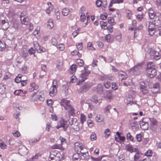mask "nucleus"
Masks as SVG:
<instances>
[{
	"label": "nucleus",
	"mask_w": 161,
	"mask_h": 161,
	"mask_svg": "<svg viewBox=\"0 0 161 161\" xmlns=\"http://www.w3.org/2000/svg\"><path fill=\"white\" fill-rule=\"evenodd\" d=\"M45 96L43 91H38L33 92L31 96V99L35 103L41 104L45 100Z\"/></svg>",
	"instance_id": "1"
},
{
	"label": "nucleus",
	"mask_w": 161,
	"mask_h": 161,
	"mask_svg": "<svg viewBox=\"0 0 161 161\" xmlns=\"http://www.w3.org/2000/svg\"><path fill=\"white\" fill-rule=\"evenodd\" d=\"M153 67H154L153 65L152 62H149L147 63V73L148 76L150 78H153L156 75V70Z\"/></svg>",
	"instance_id": "2"
},
{
	"label": "nucleus",
	"mask_w": 161,
	"mask_h": 161,
	"mask_svg": "<svg viewBox=\"0 0 161 161\" xmlns=\"http://www.w3.org/2000/svg\"><path fill=\"white\" fill-rule=\"evenodd\" d=\"M90 72L89 70L82 71V73L80 74L79 80L76 83V85H80L81 83L83 82L87 79L88 75L90 74Z\"/></svg>",
	"instance_id": "3"
},
{
	"label": "nucleus",
	"mask_w": 161,
	"mask_h": 161,
	"mask_svg": "<svg viewBox=\"0 0 161 161\" xmlns=\"http://www.w3.org/2000/svg\"><path fill=\"white\" fill-rule=\"evenodd\" d=\"M75 149L77 151L80 150V152L81 154H88V151L86 148L85 147L81 144L79 143L78 142H77L75 143Z\"/></svg>",
	"instance_id": "4"
},
{
	"label": "nucleus",
	"mask_w": 161,
	"mask_h": 161,
	"mask_svg": "<svg viewBox=\"0 0 161 161\" xmlns=\"http://www.w3.org/2000/svg\"><path fill=\"white\" fill-rule=\"evenodd\" d=\"M59 153H57L56 151H52L50 152V155L48 158L49 161H60V158L57 156Z\"/></svg>",
	"instance_id": "5"
},
{
	"label": "nucleus",
	"mask_w": 161,
	"mask_h": 161,
	"mask_svg": "<svg viewBox=\"0 0 161 161\" xmlns=\"http://www.w3.org/2000/svg\"><path fill=\"white\" fill-rule=\"evenodd\" d=\"M21 23L22 24L27 25L29 23V19L25 12H21L20 15Z\"/></svg>",
	"instance_id": "6"
},
{
	"label": "nucleus",
	"mask_w": 161,
	"mask_h": 161,
	"mask_svg": "<svg viewBox=\"0 0 161 161\" xmlns=\"http://www.w3.org/2000/svg\"><path fill=\"white\" fill-rule=\"evenodd\" d=\"M1 21L3 29L7 31L9 28V26L8 22H6L5 20H3ZM5 34L6 36H9L10 35V33L9 31H6L5 32Z\"/></svg>",
	"instance_id": "7"
},
{
	"label": "nucleus",
	"mask_w": 161,
	"mask_h": 161,
	"mask_svg": "<svg viewBox=\"0 0 161 161\" xmlns=\"http://www.w3.org/2000/svg\"><path fill=\"white\" fill-rule=\"evenodd\" d=\"M150 120L151 122L150 125L151 129L153 131H156L158 128L157 120L153 118H150Z\"/></svg>",
	"instance_id": "8"
},
{
	"label": "nucleus",
	"mask_w": 161,
	"mask_h": 161,
	"mask_svg": "<svg viewBox=\"0 0 161 161\" xmlns=\"http://www.w3.org/2000/svg\"><path fill=\"white\" fill-rule=\"evenodd\" d=\"M92 90L99 94H102L103 92V86L101 84H98L96 86L94 87Z\"/></svg>",
	"instance_id": "9"
},
{
	"label": "nucleus",
	"mask_w": 161,
	"mask_h": 161,
	"mask_svg": "<svg viewBox=\"0 0 161 161\" xmlns=\"http://www.w3.org/2000/svg\"><path fill=\"white\" fill-rule=\"evenodd\" d=\"M67 123V121L65 120L64 119H62L58 122V124L56 126V128L57 129H59L61 127L64 128L66 126Z\"/></svg>",
	"instance_id": "10"
},
{
	"label": "nucleus",
	"mask_w": 161,
	"mask_h": 161,
	"mask_svg": "<svg viewBox=\"0 0 161 161\" xmlns=\"http://www.w3.org/2000/svg\"><path fill=\"white\" fill-rule=\"evenodd\" d=\"M140 87L141 91L143 94L147 93L148 90L146 86L145 83L143 81H141L140 83Z\"/></svg>",
	"instance_id": "11"
},
{
	"label": "nucleus",
	"mask_w": 161,
	"mask_h": 161,
	"mask_svg": "<svg viewBox=\"0 0 161 161\" xmlns=\"http://www.w3.org/2000/svg\"><path fill=\"white\" fill-rule=\"evenodd\" d=\"M38 88V86L36 85L35 82H33L30 84L28 90L29 92H31L37 90Z\"/></svg>",
	"instance_id": "12"
},
{
	"label": "nucleus",
	"mask_w": 161,
	"mask_h": 161,
	"mask_svg": "<svg viewBox=\"0 0 161 161\" xmlns=\"http://www.w3.org/2000/svg\"><path fill=\"white\" fill-rule=\"evenodd\" d=\"M147 13L149 18L153 20L156 16V13L154 11L152 8H150L148 10Z\"/></svg>",
	"instance_id": "13"
},
{
	"label": "nucleus",
	"mask_w": 161,
	"mask_h": 161,
	"mask_svg": "<svg viewBox=\"0 0 161 161\" xmlns=\"http://www.w3.org/2000/svg\"><path fill=\"white\" fill-rule=\"evenodd\" d=\"M28 152V149L25 146H23L21 148H19V153L21 155H26Z\"/></svg>",
	"instance_id": "14"
},
{
	"label": "nucleus",
	"mask_w": 161,
	"mask_h": 161,
	"mask_svg": "<svg viewBox=\"0 0 161 161\" xmlns=\"http://www.w3.org/2000/svg\"><path fill=\"white\" fill-rule=\"evenodd\" d=\"M14 16L15 19L14 20H13L11 22V26L13 28L16 29H18V22L17 20V15H14Z\"/></svg>",
	"instance_id": "15"
},
{
	"label": "nucleus",
	"mask_w": 161,
	"mask_h": 161,
	"mask_svg": "<svg viewBox=\"0 0 161 161\" xmlns=\"http://www.w3.org/2000/svg\"><path fill=\"white\" fill-rule=\"evenodd\" d=\"M65 110L67 111V112L69 116H74L75 114V109L71 105L67 107L65 109Z\"/></svg>",
	"instance_id": "16"
},
{
	"label": "nucleus",
	"mask_w": 161,
	"mask_h": 161,
	"mask_svg": "<svg viewBox=\"0 0 161 161\" xmlns=\"http://www.w3.org/2000/svg\"><path fill=\"white\" fill-rule=\"evenodd\" d=\"M60 104L64 107V109L71 105L70 104V101L67 100L65 99H62L60 102Z\"/></svg>",
	"instance_id": "17"
},
{
	"label": "nucleus",
	"mask_w": 161,
	"mask_h": 161,
	"mask_svg": "<svg viewBox=\"0 0 161 161\" xmlns=\"http://www.w3.org/2000/svg\"><path fill=\"white\" fill-rule=\"evenodd\" d=\"M140 125L141 128L142 130H146L148 129V124L147 122L141 121L140 122Z\"/></svg>",
	"instance_id": "18"
},
{
	"label": "nucleus",
	"mask_w": 161,
	"mask_h": 161,
	"mask_svg": "<svg viewBox=\"0 0 161 161\" xmlns=\"http://www.w3.org/2000/svg\"><path fill=\"white\" fill-rule=\"evenodd\" d=\"M113 91L111 90H107L106 91V97L110 101L113 98V95L112 94Z\"/></svg>",
	"instance_id": "19"
},
{
	"label": "nucleus",
	"mask_w": 161,
	"mask_h": 161,
	"mask_svg": "<svg viewBox=\"0 0 161 161\" xmlns=\"http://www.w3.org/2000/svg\"><path fill=\"white\" fill-rule=\"evenodd\" d=\"M47 4L48 7L46 9V12L47 14H49L53 9V6L50 2H48Z\"/></svg>",
	"instance_id": "20"
},
{
	"label": "nucleus",
	"mask_w": 161,
	"mask_h": 161,
	"mask_svg": "<svg viewBox=\"0 0 161 161\" xmlns=\"http://www.w3.org/2000/svg\"><path fill=\"white\" fill-rule=\"evenodd\" d=\"M57 91V88L51 87L50 88L49 95L51 97L54 96Z\"/></svg>",
	"instance_id": "21"
},
{
	"label": "nucleus",
	"mask_w": 161,
	"mask_h": 161,
	"mask_svg": "<svg viewBox=\"0 0 161 161\" xmlns=\"http://www.w3.org/2000/svg\"><path fill=\"white\" fill-rule=\"evenodd\" d=\"M40 27H37L36 29L32 33V35L35 36L36 38H38L40 37Z\"/></svg>",
	"instance_id": "22"
},
{
	"label": "nucleus",
	"mask_w": 161,
	"mask_h": 161,
	"mask_svg": "<svg viewBox=\"0 0 161 161\" xmlns=\"http://www.w3.org/2000/svg\"><path fill=\"white\" fill-rule=\"evenodd\" d=\"M159 84L158 83H156L153 84L152 91L154 93H156L159 91Z\"/></svg>",
	"instance_id": "23"
},
{
	"label": "nucleus",
	"mask_w": 161,
	"mask_h": 161,
	"mask_svg": "<svg viewBox=\"0 0 161 161\" xmlns=\"http://www.w3.org/2000/svg\"><path fill=\"white\" fill-rule=\"evenodd\" d=\"M142 67V64H138L130 69V71L134 73L135 71L139 70Z\"/></svg>",
	"instance_id": "24"
},
{
	"label": "nucleus",
	"mask_w": 161,
	"mask_h": 161,
	"mask_svg": "<svg viewBox=\"0 0 161 161\" xmlns=\"http://www.w3.org/2000/svg\"><path fill=\"white\" fill-rule=\"evenodd\" d=\"M93 101L96 103H98L100 104L102 102V99L98 98L96 95H94L93 97Z\"/></svg>",
	"instance_id": "25"
},
{
	"label": "nucleus",
	"mask_w": 161,
	"mask_h": 161,
	"mask_svg": "<svg viewBox=\"0 0 161 161\" xmlns=\"http://www.w3.org/2000/svg\"><path fill=\"white\" fill-rule=\"evenodd\" d=\"M77 66L75 64L72 65L69 68L70 72L72 74H74L76 71Z\"/></svg>",
	"instance_id": "26"
},
{
	"label": "nucleus",
	"mask_w": 161,
	"mask_h": 161,
	"mask_svg": "<svg viewBox=\"0 0 161 161\" xmlns=\"http://www.w3.org/2000/svg\"><path fill=\"white\" fill-rule=\"evenodd\" d=\"M69 124L71 126L77 124V119L75 118H69Z\"/></svg>",
	"instance_id": "27"
},
{
	"label": "nucleus",
	"mask_w": 161,
	"mask_h": 161,
	"mask_svg": "<svg viewBox=\"0 0 161 161\" xmlns=\"http://www.w3.org/2000/svg\"><path fill=\"white\" fill-rule=\"evenodd\" d=\"M71 54L72 56H77L79 58H81L82 56L81 53L75 50L71 52Z\"/></svg>",
	"instance_id": "28"
},
{
	"label": "nucleus",
	"mask_w": 161,
	"mask_h": 161,
	"mask_svg": "<svg viewBox=\"0 0 161 161\" xmlns=\"http://www.w3.org/2000/svg\"><path fill=\"white\" fill-rule=\"evenodd\" d=\"M80 156L79 154L78 153L74 154L72 156L73 160L74 161H80Z\"/></svg>",
	"instance_id": "29"
},
{
	"label": "nucleus",
	"mask_w": 161,
	"mask_h": 161,
	"mask_svg": "<svg viewBox=\"0 0 161 161\" xmlns=\"http://www.w3.org/2000/svg\"><path fill=\"white\" fill-rule=\"evenodd\" d=\"M87 48L88 49L91 51H95L96 48L93 45L92 43L91 42H89L87 43Z\"/></svg>",
	"instance_id": "30"
},
{
	"label": "nucleus",
	"mask_w": 161,
	"mask_h": 161,
	"mask_svg": "<svg viewBox=\"0 0 161 161\" xmlns=\"http://www.w3.org/2000/svg\"><path fill=\"white\" fill-rule=\"evenodd\" d=\"M124 0H111L109 3V7H112L113 4L114 3H119L123 2Z\"/></svg>",
	"instance_id": "31"
},
{
	"label": "nucleus",
	"mask_w": 161,
	"mask_h": 161,
	"mask_svg": "<svg viewBox=\"0 0 161 161\" xmlns=\"http://www.w3.org/2000/svg\"><path fill=\"white\" fill-rule=\"evenodd\" d=\"M108 23L111 25H114L116 24V23L114 22V19L112 17H108Z\"/></svg>",
	"instance_id": "32"
},
{
	"label": "nucleus",
	"mask_w": 161,
	"mask_h": 161,
	"mask_svg": "<svg viewBox=\"0 0 161 161\" xmlns=\"http://www.w3.org/2000/svg\"><path fill=\"white\" fill-rule=\"evenodd\" d=\"M54 25L53 21L51 19H49L48 22V24L47 25V27L50 30L52 29Z\"/></svg>",
	"instance_id": "33"
},
{
	"label": "nucleus",
	"mask_w": 161,
	"mask_h": 161,
	"mask_svg": "<svg viewBox=\"0 0 161 161\" xmlns=\"http://www.w3.org/2000/svg\"><path fill=\"white\" fill-rule=\"evenodd\" d=\"M111 133V132L109 129L108 128L106 129L104 132L105 137L106 138H108L110 136Z\"/></svg>",
	"instance_id": "34"
},
{
	"label": "nucleus",
	"mask_w": 161,
	"mask_h": 161,
	"mask_svg": "<svg viewBox=\"0 0 161 161\" xmlns=\"http://www.w3.org/2000/svg\"><path fill=\"white\" fill-rule=\"evenodd\" d=\"M100 26L102 29L106 30L107 28V24L106 22L101 21L100 22Z\"/></svg>",
	"instance_id": "35"
},
{
	"label": "nucleus",
	"mask_w": 161,
	"mask_h": 161,
	"mask_svg": "<svg viewBox=\"0 0 161 161\" xmlns=\"http://www.w3.org/2000/svg\"><path fill=\"white\" fill-rule=\"evenodd\" d=\"M53 149H57L64 150V148L63 147L61 144H55L52 146Z\"/></svg>",
	"instance_id": "36"
},
{
	"label": "nucleus",
	"mask_w": 161,
	"mask_h": 161,
	"mask_svg": "<svg viewBox=\"0 0 161 161\" xmlns=\"http://www.w3.org/2000/svg\"><path fill=\"white\" fill-rule=\"evenodd\" d=\"M125 149L126 150L130 153H132L134 151L133 147L130 145H127L125 147Z\"/></svg>",
	"instance_id": "37"
},
{
	"label": "nucleus",
	"mask_w": 161,
	"mask_h": 161,
	"mask_svg": "<svg viewBox=\"0 0 161 161\" xmlns=\"http://www.w3.org/2000/svg\"><path fill=\"white\" fill-rule=\"evenodd\" d=\"M112 108L111 105L110 104L108 105L104 108V113L106 114H108L110 113V109Z\"/></svg>",
	"instance_id": "38"
},
{
	"label": "nucleus",
	"mask_w": 161,
	"mask_h": 161,
	"mask_svg": "<svg viewBox=\"0 0 161 161\" xmlns=\"http://www.w3.org/2000/svg\"><path fill=\"white\" fill-rule=\"evenodd\" d=\"M80 120L82 124H83L84 122L86 120V117L84 114H81L80 115Z\"/></svg>",
	"instance_id": "39"
},
{
	"label": "nucleus",
	"mask_w": 161,
	"mask_h": 161,
	"mask_svg": "<svg viewBox=\"0 0 161 161\" xmlns=\"http://www.w3.org/2000/svg\"><path fill=\"white\" fill-rule=\"evenodd\" d=\"M96 119L98 122H101L103 121L104 118L101 115L97 114L96 117Z\"/></svg>",
	"instance_id": "40"
},
{
	"label": "nucleus",
	"mask_w": 161,
	"mask_h": 161,
	"mask_svg": "<svg viewBox=\"0 0 161 161\" xmlns=\"http://www.w3.org/2000/svg\"><path fill=\"white\" fill-rule=\"evenodd\" d=\"M76 63L80 67H82L84 64V62L83 60L80 59H77L75 61Z\"/></svg>",
	"instance_id": "41"
},
{
	"label": "nucleus",
	"mask_w": 161,
	"mask_h": 161,
	"mask_svg": "<svg viewBox=\"0 0 161 161\" xmlns=\"http://www.w3.org/2000/svg\"><path fill=\"white\" fill-rule=\"evenodd\" d=\"M136 18L138 21H141L143 19L144 14L143 13H142L141 14H138L136 15Z\"/></svg>",
	"instance_id": "42"
},
{
	"label": "nucleus",
	"mask_w": 161,
	"mask_h": 161,
	"mask_svg": "<svg viewBox=\"0 0 161 161\" xmlns=\"http://www.w3.org/2000/svg\"><path fill=\"white\" fill-rule=\"evenodd\" d=\"M111 82L108 81H104L103 82V85L107 89L111 87Z\"/></svg>",
	"instance_id": "43"
},
{
	"label": "nucleus",
	"mask_w": 161,
	"mask_h": 161,
	"mask_svg": "<svg viewBox=\"0 0 161 161\" xmlns=\"http://www.w3.org/2000/svg\"><path fill=\"white\" fill-rule=\"evenodd\" d=\"M69 12V9L66 8H64L63 9L62 11V13L63 15L67 16V15Z\"/></svg>",
	"instance_id": "44"
},
{
	"label": "nucleus",
	"mask_w": 161,
	"mask_h": 161,
	"mask_svg": "<svg viewBox=\"0 0 161 161\" xmlns=\"http://www.w3.org/2000/svg\"><path fill=\"white\" fill-rule=\"evenodd\" d=\"M126 138L128 141H133L134 137L130 132L128 133L126 135Z\"/></svg>",
	"instance_id": "45"
},
{
	"label": "nucleus",
	"mask_w": 161,
	"mask_h": 161,
	"mask_svg": "<svg viewBox=\"0 0 161 161\" xmlns=\"http://www.w3.org/2000/svg\"><path fill=\"white\" fill-rule=\"evenodd\" d=\"M6 47L5 44L3 41L0 40V51H2Z\"/></svg>",
	"instance_id": "46"
},
{
	"label": "nucleus",
	"mask_w": 161,
	"mask_h": 161,
	"mask_svg": "<svg viewBox=\"0 0 161 161\" xmlns=\"http://www.w3.org/2000/svg\"><path fill=\"white\" fill-rule=\"evenodd\" d=\"M58 49H59L60 51H63L65 49V46L64 45L63 43H61L56 46Z\"/></svg>",
	"instance_id": "47"
},
{
	"label": "nucleus",
	"mask_w": 161,
	"mask_h": 161,
	"mask_svg": "<svg viewBox=\"0 0 161 161\" xmlns=\"http://www.w3.org/2000/svg\"><path fill=\"white\" fill-rule=\"evenodd\" d=\"M148 30H155V25L153 22H149V23Z\"/></svg>",
	"instance_id": "48"
},
{
	"label": "nucleus",
	"mask_w": 161,
	"mask_h": 161,
	"mask_svg": "<svg viewBox=\"0 0 161 161\" xmlns=\"http://www.w3.org/2000/svg\"><path fill=\"white\" fill-rule=\"evenodd\" d=\"M116 135L117 136V137H118L119 140L121 141H124L125 140V136H121L120 133L118 131L116 132Z\"/></svg>",
	"instance_id": "49"
},
{
	"label": "nucleus",
	"mask_w": 161,
	"mask_h": 161,
	"mask_svg": "<svg viewBox=\"0 0 161 161\" xmlns=\"http://www.w3.org/2000/svg\"><path fill=\"white\" fill-rule=\"evenodd\" d=\"M125 13L127 18L129 19H130L132 15L131 12L129 10H126Z\"/></svg>",
	"instance_id": "50"
},
{
	"label": "nucleus",
	"mask_w": 161,
	"mask_h": 161,
	"mask_svg": "<svg viewBox=\"0 0 161 161\" xmlns=\"http://www.w3.org/2000/svg\"><path fill=\"white\" fill-rule=\"evenodd\" d=\"M21 77L22 76L20 74H19L15 79V82L17 83H19L22 80Z\"/></svg>",
	"instance_id": "51"
},
{
	"label": "nucleus",
	"mask_w": 161,
	"mask_h": 161,
	"mask_svg": "<svg viewBox=\"0 0 161 161\" xmlns=\"http://www.w3.org/2000/svg\"><path fill=\"white\" fill-rule=\"evenodd\" d=\"M76 46L77 49L78 50H81L83 48V43L81 42L80 43H77L76 44Z\"/></svg>",
	"instance_id": "52"
},
{
	"label": "nucleus",
	"mask_w": 161,
	"mask_h": 161,
	"mask_svg": "<svg viewBox=\"0 0 161 161\" xmlns=\"http://www.w3.org/2000/svg\"><path fill=\"white\" fill-rule=\"evenodd\" d=\"M108 15L106 13H103L100 15V17L102 20H106L108 17Z\"/></svg>",
	"instance_id": "53"
},
{
	"label": "nucleus",
	"mask_w": 161,
	"mask_h": 161,
	"mask_svg": "<svg viewBox=\"0 0 161 161\" xmlns=\"http://www.w3.org/2000/svg\"><path fill=\"white\" fill-rule=\"evenodd\" d=\"M15 109L16 111H17V113L16 114H14V116L15 117V118L16 119H17L19 118V115H20V113L19 112V107H17L15 108Z\"/></svg>",
	"instance_id": "54"
},
{
	"label": "nucleus",
	"mask_w": 161,
	"mask_h": 161,
	"mask_svg": "<svg viewBox=\"0 0 161 161\" xmlns=\"http://www.w3.org/2000/svg\"><path fill=\"white\" fill-rule=\"evenodd\" d=\"M153 152L150 149L147 150L145 153V155L147 157H151L153 155Z\"/></svg>",
	"instance_id": "55"
},
{
	"label": "nucleus",
	"mask_w": 161,
	"mask_h": 161,
	"mask_svg": "<svg viewBox=\"0 0 161 161\" xmlns=\"http://www.w3.org/2000/svg\"><path fill=\"white\" fill-rule=\"evenodd\" d=\"M14 93L15 95H20L23 94V91L21 89L17 90L14 91Z\"/></svg>",
	"instance_id": "56"
},
{
	"label": "nucleus",
	"mask_w": 161,
	"mask_h": 161,
	"mask_svg": "<svg viewBox=\"0 0 161 161\" xmlns=\"http://www.w3.org/2000/svg\"><path fill=\"white\" fill-rule=\"evenodd\" d=\"M33 44L34 47L37 51L39 49V47L40 45L38 42L36 41H35L33 42Z\"/></svg>",
	"instance_id": "57"
},
{
	"label": "nucleus",
	"mask_w": 161,
	"mask_h": 161,
	"mask_svg": "<svg viewBox=\"0 0 161 161\" xmlns=\"http://www.w3.org/2000/svg\"><path fill=\"white\" fill-rule=\"evenodd\" d=\"M51 42L53 45L55 46H57L58 43L57 41L56 38L53 37L52 38L51 40Z\"/></svg>",
	"instance_id": "58"
},
{
	"label": "nucleus",
	"mask_w": 161,
	"mask_h": 161,
	"mask_svg": "<svg viewBox=\"0 0 161 161\" xmlns=\"http://www.w3.org/2000/svg\"><path fill=\"white\" fill-rule=\"evenodd\" d=\"M72 127L74 130L76 131H78L80 130L79 127L78 125V123H77L76 124H75L72 125Z\"/></svg>",
	"instance_id": "59"
},
{
	"label": "nucleus",
	"mask_w": 161,
	"mask_h": 161,
	"mask_svg": "<svg viewBox=\"0 0 161 161\" xmlns=\"http://www.w3.org/2000/svg\"><path fill=\"white\" fill-rule=\"evenodd\" d=\"M111 36L109 34L107 35L105 37V40L108 42H111Z\"/></svg>",
	"instance_id": "60"
},
{
	"label": "nucleus",
	"mask_w": 161,
	"mask_h": 161,
	"mask_svg": "<svg viewBox=\"0 0 161 161\" xmlns=\"http://www.w3.org/2000/svg\"><path fill=\"white\" fill-rule=\"evenodd\" d=\"M113 25H109L107 27V28L106 29L107 30L108 32L109 33H112L113 31V27L112 26Z\"/></svg>",
	"instance_id": "61"
},
{
	"label": "nucleus",
	"mask_w": 161,
	"mask_h": 161,
	"mask_svg": "<svg viewBox=\"0 0 161 161\" xmlns=\"http://www.w3.org/2000/svg\"><path fill=\"white\" fill-rule=\"evenodd\" d=\"M86 19V16L85 14L83 13H82L80 16V20L81 22H84Z\"/></svg>",
	"instance_id": "62"
},
{
	"label": "nucleus",
	"mask_w": 161,
	"mask_h": 161,
	"mask_svg": "<svg viewBox=\"0 0 161 161\" xmlns=\"http://www.w3.org/2000/svg\"><path fill=\"white\" fill-rule=\"evenodd\" d=\"M96 4L97 7L101 6L103 7L102 6V1H101V0H97L96 1Z\"/></svg>",
	"instance_id": "63"
},
{
	"label": "nucleus",
	"mask_w": 161,
	"mask_h": 161,
	"mask_svg": "<svg viewBox=\"0 0 161 161\" xmlns=\"http://www.w3.org/2000/svg\"><path fill=\"white\" fill-rule=\"evenodd\" d=\"M90 138L92 140L95 141L97 139V136L94 132H92L90 136Z\"/></svg>",
	"instance_id": "64"
}]
</instances>
